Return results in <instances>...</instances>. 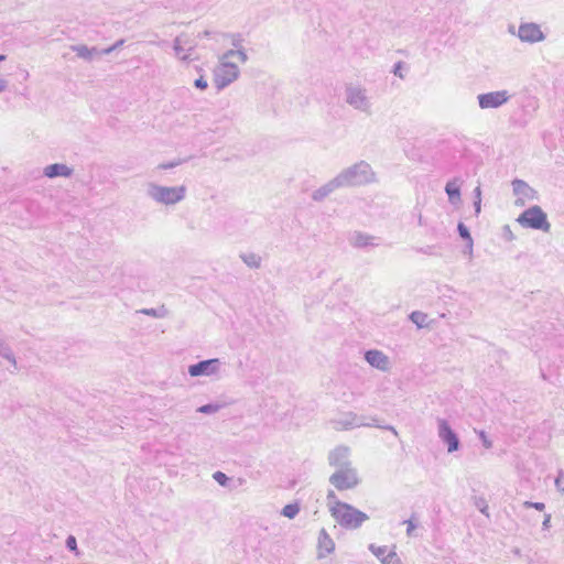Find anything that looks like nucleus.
<instances>
[{
  "instance_id": "obj_2",
  "label": "nucleus",
  "mask_w": 564,
  "mask_h": 564,
  "mask_svg": "<svg viewBox=\"0 0 564 564\" xmlns=\"http://www.w3.org/2000/svg\"><path fill=\"white\" fill-rule=\"evenodd\" d=\"M333 429L337 431H347L352 430L360 426H376L381 430H387L393 433L394 436H398V431L392 425L379 424L377 417L375 416H365L358 415L355 412H345L336 419L330 421Z\"/></svg>"
},
{
  "instance_id": "obj_4",
  "label": "nucleus",
  "mask_w": 564,
  "mask_h": 564,
  "mask_svg": "<svg viewBox=\"0 0 564 564\" xmlns=\"http://www.w3.org/2000/svg\"><path fill=\"white\" fill-rule=\"evenodd\" d=\"M147 195L159 204L174 205L185 198L186 187L184 185L162 186L149 183L147 185Z\"/></svg>"
},
{
  "instance_id": "obj_11",
  "label": "nucleus",
  "mask_w": 564,
  "mask_h": 564,
  "mask_svg": "<svg viewBox=\"0 0 564 564\" xmlns=\"http://www.w3.org/2000/svg\"><path fill=\"white\" fill-rule=\"evenodd\" d=\"M511 98L508 90H497L478 95V104L481 109H496L507 104Z\"/></svg>"
},
{
  "instance_id": "obj_31",
  "label": "nucleus",
  "mask_w": 564,
  "mask_h": 564,
  "mask_svg": "<svg viewBox=\"0 0 564 564\" xmlns=\"http://www.w3.org/2000/svg\"><path fill=\"white\" fill-rule=\"evenodd\" d=\"M213 478L220 485V486H226L229 478L223 473V471H216L214 473L213 475Z\"/></svg>"
},
{
  "instance_id": "obj_24",
  "label": "nucleus",
  "mask_w": 564,
  "mask_h": 564,
  "mask_svg": "<svg viewBox=\"0 0 564 564\" xmlns=\"http://www.w3.org/2000/svg\"><path fill=\"white\" fill-rule=\"evenodd\" d=\"M240 258L249 268L258 269L261 265V257L254 252L241 253Z\"/></svg>"
},
{
  "instance_id": "obj_44",
  "label": "nucleus",
  "mask_w": 564,
  "mask_h": 564,
  "mask_svg": "<svg viewBox=\"0 0 564 564\" xmlns=\"http://www.w3.org/2000/svg\"><path fill=\"white\" fill-rule=\"evenodd\" d=\"M503 232H505V237H506L507 240L511 241V240L514 239V236H513V234H512V231H511V229H510V227L508 225H506L503 227Z\"/></svg>"
},
{
  "instance_id": "obj_7",
  "label": "nucleus",
  "mask_w": 564,
  "mask_h": 564,
  "mask_svg": "<svg viewBox=\"0 0 564 564\" xmlns=\"http://www.w3.org/2000/svg\"><path fill=\"white\" fill-rule=\"evenodd\" d=\"M329 482L339 491L354 489L360 482L357 470L354 467L336 469L329 477Z\"/></svg>"
},
{
  "instance_id": "obj_6",
  "label": "nucleus",
  "mask_w": 564,
  "mask_h": 564,
  "mask_svg": "<svg viewBox=\"0 0 564 564\" xmlns=\"http://www.w3.org/2000/svg\"><path fill=\"white\" fill-rule=\"evenodd\" d=\"M345 101L355 110L370 113L372 108L368 90L358 84H348L345 87Z\"/></svg>"
},
{
  "instance_id": "obj_30",
  "label": "nucleus",
  "mask_w": 564,
  "mask_h": 564,
  "mask_svg": "<svg viewBox=\"0 0 564 564\" xmlns=\"http://www.w3.org/2000/svg\"><path fill=\"white\" fill-rule=\"evenodd\" d=\"M66 547L74 552L76 555L79 554L78 552V549H77V540L74 535H68L67 539H66Z\"/></svg>"
},
{
  "instance_id": "obj_25",
  "label": "nucleus",
  "mask_w": 564,
  "mask_h": 564,
  "mask_svg": "<svg viewBox=\"0 0 564 564\" xmlns=\"http://www.w3.org/2000/svg\"><path fill=\"white\" fill-rule=\"evenodd\" d=\"M73 51L77 54L78 57L88 61L91 59L93 55L97 52L95 47L89 48L86 45L73 46Z\"/></svg>"
},
{
  "instance_id": "obj_50",
  "label": "nucleus",
  "mask_w": 564,
  "mask_h": 564,
  "mask_svg": "<svg viewBox=\"0 0 564 564\" xmlns=\"http://www.w3.org/2000/svg\"><path fill=\"white\" fill-rule=\"evenodd\" d=\"M209 34H210V33H209V31H204V32H203V35H204V36H209Z\"/></svg>"
},
{
  "instance_id": "obj_1",
  "label": "nucleus",
  "mask_w": 564,
  "mask_h": 564,
  "mask_svg": "<svg viewBox=\"0 0 564 564\" xmlns=\"http://www.w3.org/2000/svg\"><path fill=\"white\" fill-rule=\"evenodd\" d=\"M339 185L344 187H357L376 182V173L366 161H359L336 175Z\"/></svg>"
},
{
  "instance_id": "obj_27",
  "label": "nucleus",
  "mask_w": 564,
  "mask_h": 564,
  "mask_svg": "<svg viewBox=\"0 0 564 564\" xmlns=\"http://www.w3.org/2000/svg\"><path fill=\"white\" fill-rule=\"evenodd\" d=\"M457 230H458L459 236L464 240H466L468 242L469 254H471V252H473V238H471V235L469 232V229L463 223H459L458 226H457Z\"/></svg>"
},
{
  "instance_id": "obj_9",
  "label": "nucleus",
  "mask_w": 564,
  "mask_h": 564,
  "mask_svg": "<svg viewBox=\"0 0 564 564\" xmlns=\"http://www.w3.org/2000/svg\"><path fill=\"white\" fill-rule=\"evenodd\" d=\"M512 192L517 196L514 200V205L518 207H523L528 202L538 200L539 194L538 192L531 187L525 181L516 178L511 183Z\"/></svg>"
},
{
  "instance_id": "obj_36",
  "label": "nucleus",
  "mask_w": 564,
  "mask_h": 564,
  "mask_svg": "<svg viewBox=\"0 0 564 564\" xmlns=\"http://www.w3.org/2000/svg\"><path fill=\"white\" fill-rule=\"evenodd\" d=\"M236 55H237L236 50H229L221 55L219 63L230 62L229 59L232 57H236Z\"/></svg>"
},
{
  "instance_id": "obj_48",
  "label": "nucleus",
  "mask_w": 564,
  "mask_h": 564,
  "mask_svg": "<svg viewBox=\"0 0 564 564\" xmlns=\"http://www.w3.org/2000/svg\"><path fill=\"white\" fill-rule=\"evenodd\" d=\"M8 88V80L0 77V93L4 91Z\"/></svg>"
},
{
  "instance_id": "obj_35",
  "label": "nucleus",
  "mask_w": 564,
  "mask_h": 564,
  "mask_svg": "<svg viewBox=\"0 0 564 564\" xmlns=\"http://www.w3.org/2000/svg\"><path fill=\"white\" fill-rule=\"evenodd\" d=\"M403 523L406 524V535L408 536H412L413 535V531L416 528V523L413 521L412 518L409 519V520L403 521Z\"/></svg>"
},
{
  "instance_id": "obj_10",
  "label": "nucleus",
  "mask_w": 564,
  "mask_h": 564,
  "mask_svg": "<svg viewBox=\"0 0 564 564\" xmlns=\"http://www.w3.org/2000/svg\"><path fill=\"white\" fill-rule=\"evenodd\" d=\"M437 432L441 441L447 445V452H457L460 447L458 435L445 419H437Z\"/></svg>"
},
{
  "instance_id": "obj_40",
  "label": "nucleus",
  "mask_w": 564,
  "mask_h": 564,
  "mask_svg": "<svg viewBox=\"0 0 564 564\" xmlns=\"http://www.w3.org/2000/svg\"><path fill=\"white\" fill-rule=\"evenodd\" d=\"M479 437L482 442V445L486 447V448H491L492 447V442L487 437L486 433L484 431H480L479 432Z\"/></svg>"
},
{
  "instance_id": "obj_42",
  "label": "nucleus",
  "mask_w": 564,
  "mask_h": 564,
  "mask_svg": "<svg viewBox=\"0 0 564 564\" xmlns=\"http://www.w3.org/2000/svg\"><path fill=\"white\" fill-rule=\"evenodd\" d=\"M180 163H181L180 161L162 163L159 165V169H161V170L173 169V167L177 166Z\"/></svg>"
},
{
  "instance_id": "obj_38",
  "label": "nucleus",
  "mask_w": 564,
  "mask_h": 564,
  "mask_svg": "<svg viewBox=\"0 0 564 564\" xmlns=\"http://www.w3.org/2000/svg\"><path fill=\"white\" fill-rule=\"evenodd\" d=\"M476 506L477 508L479 509V511L482 513V514H486L487 517L489 516L488 514V505L487 502L484 500V499H479L477 502H476Z\"/></svg>"
},
{
  "instance_id": "obj_12",
  "label": "nucleus",
  "mask_w": 564,
  "mask_h": 564,
  "mask_svg": "<svg viewBox=\"0 0 564 564\" xmlns=\"http://www.w3.org/2000/svg\"><path fill=\"white\" fill-rule=\"evenodd\" d=\"M221 361L218 358H212L198 361L188 367V373L192 377L216 375L220 369Z\"/></svg>"
},
{
  "instance_id": "obj_34",
  "label": "nucleus",
  "mask_w": 564,
  "mask_h": 564,
  "mask_svg": "<svg viewBox=\"0 0 564 564\" xmlns=\"http://www.w3.org/2000/svg\"><path fill=\"white\" fill-rule=\"evenodd\" d=\"M523 506L525 508H534L539 511H543L545 508V505L543 502H531V501H524Z\"/></svg>"
},
{
  "instance_id": "obj_51",
  "label": "nucleus",
  "mask_w": 564,
  "mask_h": 564,
  "mask_svg": "<svg viewBox=\"0 0 564 564\" xmlns=\"http://www.w3.org/2000/svg\"><path fill=\"white\" fill-rule=\"evenodd\" d=\"M6 59V55H1L0 54V62L4 61Z\"/></svg>"
},
{
  "instance_id": "obj_20",
  "label": "nucleus",
  "mask_w": 564,
  "mask_h": 564,
  "mask_svg": "<svg viewBox=\"0 0 564 564\" xmlns=\"http://www.w3.org/2000/svg\"><path fill=\"white\" fill-rule=\"evenodd\" d=\"M335 549V543L325 529H322L318 534V557H324L330 554Z\"/></svg>"
},
{
  "instance_id": "obj_47",
  "label": "nucleus",
  "mask_w": 564,
  "mask_h": 564,
  "mask_svg": "<svg viewBox=\"0 0 564 564\" xmlns=\"http://www.w3.org/2000/svg\"><path fill=\"white\" fill-rule=\"evenodd\" d=\"M475 213L478 215L481 210V199L474 200Z\"/></svg>"
},
{
  "instance_id": "obj_5",
  "label": "nucleus",
  "mask_w": 564,
  "mask_h": 564,
  "mask_svg": "<svg viewBox=\"0 0 564 564\" xmlns=\"http://www.w3.org/2000/svg\"><path fill=\"white\" fill-rule=\"evenodd\" d=\"M517 221L523 228L541 230L543 232L551 230V224L547 220L546 213L538 205L531 206L522 212L518 216Z\"/></svg>"
},
{
  "instance_id": "obj_52",
  "label": "nucleus",
  "mask_w": 564,
  "mask_h": 564,
  "mask_svg": "<svg viewBox=\"0 0 564 564\" xmlns=\"http://www.w3.org/2000/svg\"><path fill=\"white\" fill-rule=\"evenodd\" d=\"M419 224L422 225V216H419Z\"/></svg>"
},
{
  "instance_id": "obj_49",
  "label": "nucleus",
  "mask_w": 564,
  "mask_h": 564,
  "mask_svg": "<svg viewBox=\"0 0 564 564\" xmlns=\"http://www.w3.org/2000/svg\"><path fill=\"white\" fill-rule=\"evenodd\" d=\"M474 196H475V199H481V189H480V186H477V187L474 189Z\"/></svg>"
},
{
  "instance_id": "obj_23",
  "label": "nucleus",
  "mask_w": 564,
  "mask_h": 564,
  "mask_svg": "<svg viewBox=\"0 0 564 564\" xmlns=\"http://www.w3.org/2000/svg\"><path fill=\"white\" fill-rule=\"evenodd\" d=\"M0 357L8 360L13 366L14 369H18V362H17V358L13 354V350H12L11 346L8 344V341L1 336H0Z\"/></svg>"
},
{
  "instance_id": "obj_8",
  "label": "nucleus",
  "mask_w": 564,
  "mask_h": 564,
  "mask_svg": "<svg viewBox=\"0 0 564 564\" xmlns=\"http://www.w3.org/2000/svg\"><path fill=\"white\" fill-rule=\"evenodd\" d=\"M239 68L235 63H219L214 70V84L218 90H223L239 77Z\"/></svg>"
},
{
  "instance_id": "obj_15",
  "label": "nucleus",
  "mask_w": 564,
  "mask_h": 564,
  "mask_svg": "<svg viewBox=\"0 0 564 564\" xmlns=\"http://www.w3.org/2000/svg\"><path fill=\"white\" fill-rule=\"evenodd\" d=\"M366 361L373 368L387 371L390 368L389 357L380 350L370 349L365 354Z\"/></svg>"
},
{
  "instance_id": "obj_21",
  "label": "nucleus",
  "mask_w": 564,
  "mask_h": 564,
  "mask_svg": "<svg viewBox=\"0 0 564 564\" xmlns=\"http://www.w3.org/2000/svg\"><path fill=\"white\" fill-rule=\"evenodd\" d=\"M368 549L382 564H390L392 558L397 556L394 551H391L387 554V546H377L376 544L371 543L369 544Z\"/></svg>"
},
{
  "instance_id": "obj_17",
  "label": "nucleus",
  "mask_w": 564,
  "mask_h": 564,
  "mask_svg": "<svg viewBox=\"0 0 564 564\" xmlns=\"http://www.w3.org/2000/svg\"><path fill=\"white\" fill-rule=\"evenodd\" d=\"M338 188H341V186L339 185V182L335 176L334 178H332L330 181L315 189L312 193L311 197L314 202H322Z\"/></svg>"
},
{
  "instance_id": "obj_13",
  "label": "nucleus",
  "mask_w": 564,
  "mask_h": 564,
  "mask_svg": "<svg viewBox=\"0 0 564 564\" xmlns=\"http://www.w3.org/2000/svg\"><path fill=\"white\" fill-rule=\"evenodd\" d=\"M518 36L522 42L536 43L545 39L539 24L525 22L519 25Z\"/></svg>"
},
{
  "instance_id": "obj_14",
  "label": "nucleus",
  "mask_w": 564,
  "mask_h": 564,
  "mask_svg": "<svg viewBox=\"0 0 564 564\" xmlns=\"http://www.w3.org/2000/svg\"><path fill=\"white\" fill-rule=\"evenodd\" d=\"M328 463L330 466L336 467V469L350 467L349 448L343 445L334 448L328 455Z\"/></svg>"
},
{
  "instance_id": "obj_18",
  "label": "nucleus",
  "mask_w": 564,
  "mask_h": 564,
  "mask_svg": "<svg viewBox=\"0 0 564 564\" xmlns=\"http://www.w3.org/2000/svg\"><path fill=\"white\" fill-rule=\"evenodd\" d=\"M44 176L55 178L58 176L69 177L73 174V169L63 163H54L44 167Z\"/></svg>"
},
{
  "instance_id": "obj_45",
  "label": "nucleus",
  "mask_w": 564,
  "mask_h": 564,
  "mask_svg": "<svg viewBox=\"0 0 564 564\" xmlns=\"http://www.w3.org/2000/svg\"><path fill=\"white\" fill-rule=\"evenodd\" d=\"M241 42H242V39L240 36V34H236L234 35V39H232V45L238 50V48H241Z\"/></svg>"
},
{
  "instance_id": "obj_43",
  "label": "nucleus",
  "mask_w": 564,
  "mask_h": 564,
  "mask_svg": "<svg viewBox=\"0 0 564 564\" xmlns=\"http://www.w3.org/2000/svg\"><path fill=\"white\" fill-rule=\"evenodd\" d=\"M402 68V62H398L393 67V74L395 76H399L400 78H403V74L401 73Z\"/></svg>"
},
{
  "instance_id": "obj_26",
  "label": "nucleus",
  "mask_w": 564,
  "mask_h": 564,
  "mask_svg": "<svg viewBox=\"0 0 564 564\" xmlns=\"http://www.w3.org/2000/svg\"><path fill=\"white\" fill-rule=\"evenodd\" d=\"M300 512V505L299 502L289 503L283 507L281 510V514L289 519H294L297 513Z\"/></svg>"
},
{
  "instance_id": "obj_37",
  "label": "nucleus",
  "mask_w": 564,
  "mask_h": 564,
  "mask_svg": "<svg viewBox=\"0 0 564 564\" xmlns=\"http://www.w3.org/2000/svg\"><path fill=\"white\" fill-rule=\"evenodd\" d=\"M194 86L197 89L205 90L208 87V83L203 76H200L199 78L195 79Z\"/></svg>"
},
{
  "instance_id": "obj_28",
  "label": "nucleus",
  "mask_w": 564,
  "mask_h": 564,
  "mask_svg": "<svg viewBox=\"0 0 564 564\" xmlns=\"http://www.w3.org/2000/svg\"><path fill=\"white\" fill-rule=\"evenodd\" d=\"M410 319L412 323L417 325V327L422 328L426 325L427 315L420 311H414L410 314Z\"/></svg>"
},
{
  "instance_id": "obj_16",
  "label": "nucleus",
  "mask_w": 564,
  "mask_h": 564,
  "mask_svg": "<svg viewBox=\"0 0 564 564\" xmlns=\"http://www.w3.org/2000/svg\"><path fill=\"white\" fill-rule=\"evenodd\" d=\"M195 45L193 43H188L183 34L176 36L174 40L173 48L175 55L183 62L191 59L192 51Z\"/></svg>"
},
{
  "instance_id": "obj_19",
  "label": "nucleus",
  "mask_w": 564,
  "mask_h": 564,
  "mask_svg": "<svg viewBox=\"0 0 564 564\" xmlns=\"http://www.w3.org/2000/svg\"><path fill=\"white\" fill-rule=\"evenodd\" d=\"M375 237L361 231H354L349 237V243L354 248H366L377 246Z\"/></svg>"
},
{
  "instance_id": "obj_39",
  "label": "nucleus",
  "mask_w": 564,
  "mask_h": 564,
  "mask_svg": "<svg viewBox=\"0 0 564 564\" xmlns=\"http://www.w3.org/2000/svg\"><path fill=\"white\" fill-rule=\"evenodd\" d=\"M555 486L558 491L564 494V475L562 471L558 474L557 478L555 479Z\"/></svg>"
},
{
  "instance_id": "obj_41",
  "label": "nucleus",
  "mask_w": 564,
  "mask_h": 564,
  "mask_svg": "<svg viewBox=\"0 0 564 564\" xmlns=\"http://www.w3.org/2000/svg\"><path fill=\"white\" fill-rule=\"evenodd\" d=\"M236 57L239 59L240 63L245 64L248 61V55L242 48L236 50Z\"/></svg>"
},
{
  "instance_id": "obj_33",
  "label": "nucleus",
  "mask_w": 564,
  "mask_h": 564,
  "mask_svg": "<svg viewBox=\"0 0 564 564\" xmlns=\"http://www.w3.org/2000/svg\"><path fill=\"white\" fill-rule=\"evenodd\" d=\"M140 313L149 315V316H152V317H156V318H160V317L164 316V314L160 313L155 308H143V310L140 311Z\"/></svg>"
},
{
  "instance_id": "obj_3",
  "label": "nucleus",
  "mask_w": 564,
  "mask_h": 564,
  "mask_svg": "<svg viewBox=\"0 0 564 564\" xmlns=\"http://www.w3.org/2000/svg\"><path fill=\"white\" fill-rule=\"evenodd\" d=\"M330 514L340 527L349 530L360 528L369 519L368 514L347 502L330 506Z\"/></svg>"
},
{
  "instance_id": "obj_29",
  "label": "nucleus",
  "mask_w": 564,
  "mask_h": 564,
  "mask_svg": "<svg viewBox=\"0 0 564 564\" xmlns=\"http://www.w3.org/2000/svg\"><path fill=\"white\" fill-rule=\"evenodd\" d=\"M220 408H221V405H219V404L208 403V404H204V405L199 406L197 409V412L203 413V414H214V413L218 412L220 410Z\"/></svg>"
},
{
  "instance_id": "obj_22",
  "label": "nucleus",
  "mask_w": 564,
  "mask_h": 564,
  "mask_svg": "<svg viewBox=\"0 0 564 564\" xmlns=\"http://www.w3.org/2000/svg\"><path fill=\"white\" fill-rule=\"evenodd\" d=\"M460 183L462 181L456 177L453 181L447 182L445 185V192L452 204H456L460 200Z\"/></svg>"
},
{
  "instance_id": "obj_32",
  "label": "nucleus",
  "mask_w": 564,
  "mask_h": 564,
  "mask_svg": "<svg viewBox=\"0 0 564 564\" xmlns=\"http://www.w3.org/2000/svg\"><path fill=\"white\" fill-rule=\"evenodd\" d=\"M326 499L329 508L330 506H336V502H341L340 500H338L334 490H328Z\"/></svg>"
},
{
  "instance_id": "obj_46",
  "label": "nucleus",
  "mask_w": 564,
  "mask_h": 564,
  "mask_svg": "<svg viewBox=\"0 0 564 564\" xmlns=\"http://www.w3.org/2000/svg\"><path fill=\"white\" fill-rule=\"evenodd\" d=\"M550 523H551V514H545L544 516V520L542 522V527L543 529H549L550 528Z\"/></svg>"
}]
</instances>
